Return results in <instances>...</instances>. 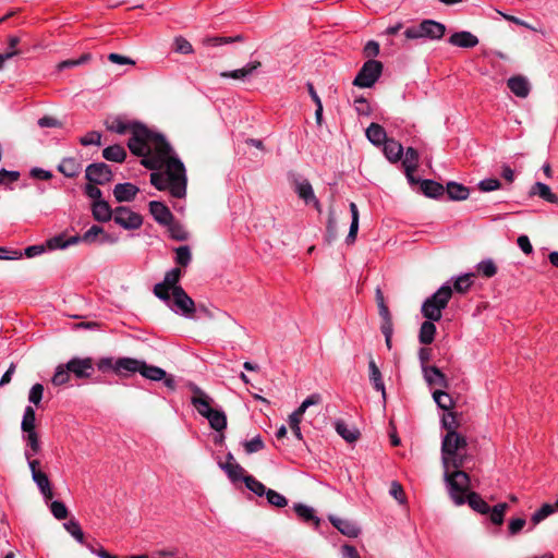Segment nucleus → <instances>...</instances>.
<instances>
[{
    "label": "nucleus",
    "instance_id": "nucleus-19",
    "mask_svg": "<svg viewBox=\"0 0 558 558\" xmlns=\"http://www.w3.org/2000/svg\"><path fill=\"white\" fill-rule=\"evenodd\" d=\"M383 146L384 155L390 162H398L401 160L403 156V147L398 141L388 138Z\"/></svg>",
    "mask_w": 558,
    "mask_h": 558
},
{
    "label": "nucleus",
    "instance_id": "nucleus-17",
    "mask_svg": "<svg viewBox=\"0 0 558 558\" xmlns=\"http://www.w3.org/2000/svg\"><path fill=\"white\" fill-rule=\"evenodd\" d=\"M92 213L95 220L99 222H107L114 217V210H112L110 205L104 199L93 202Z\"/></svg>",
    "mask_w": 558,
    "mask_h": 558
},
{
    "label": "nucleus",
    "instance_id": "nucleus-58",
    "mask_svg": "<svg viewBox=\"0 0 558 558\" xmlns=\"http://www.w3.org/2000/svg\"><path fill=\"white\" fill-rule=\"evenodd\" d=\"M174 50L179 53L190 54L193 52L192 45L183 37H177L174 40Z\"/></svg>",
    "mask_w": 558,
    "mask_h": 558
},
{
    "label": "nucleus",
    "instance_id": "nucleus-6",
    "mask_svg": "<svg viewBox=\"0 0 558 558\" xmlns=\"http://www.w3.org/2000/svg\"><path fill=\"white\" fill-rule=\"evenodd\" d=\"M182 271L180 268H172L166 272L163 281L155 284L154 294L166 302L170 303V293L174 291L175 288L180 287L179 281L181 279Z\"/></svg>",
    "mask_w": 558,
    "mask_h": 558
},
{
    "label": "nucleus",
    "instance_id": "nucleus-26",
    "mask_svg": "<svg viewBox=\"0 0 558 558\" xmlns=\"http://www.w3.org/2000/svg\"><path fill=\"white\" fill-rule=\"evenodd\" d=\"M424 377L428 385H436L446 388L448 380L446 376L436 366L424 367Z\"/></svg>",
    "mask_w": 558,
    "mask_h": 558
},
{
    "label": "nucleus",
    "instance_id": "nucleus-57",
    "mask_svg": "<svg viewBox=\"0 0 558 558\" xmlns=\"http://www.w3.org/2000/svg\"><path fill=\"white\" fill-rule=\"evenodd\" d=\"M104 232V229L99 226H92L81 238V242L93 243L96 238Z\"/></svg>",
    "mask_w": 558,
    "mask_h": 558
},
{
    "label": "nucleus",
    "instance_id": "nucleus-24",
    "mask_svg": "<svg viewBox=\"0 0 558 558\" xmlns=\"http://www.w3.org/2000/svg\"><path fill=\"white\" fill-rule=\"evenodd\" d=\"M369 380L375 390L381 393L383 399H386V389L383 380L381 373L373 359L368 362Z\"/></svg>",
    "mask_w": 558,
    "mask_h": 558
},
{
    "label": "nucleus",
    "instance_id": "nucleus-35",
    "mask_svg": "<svg viewBox=\"0 0 558 558\" xmlns=\"http://www.w3.org/2000/svg\"><path fill=\"white\" fill-rule=\"evenodd\" d=\"M102 157L109 161L122 162L126 157V151L121 145H111L102 150Z\"/></svg>",
    "mask_w": 558,
    "mask_h": 558
},
{
    "label": "nucleus",
    "instance_id": "nucleus-55",
    "mask_svg": "<svg viewBox=\"0 0 558 558\" xmlns=\"http://www.w3.org/2000/svg\"><path fill=\"white\" fill-rule=\"evenodd\" d=\"M44 386L41 384H35L28 393V401L35 405H38L43 399Z\"/></svg>",
    "mask_w": 558,
    "mask_h": 558
},
{
    "label": "nucleus",
    "instance_id": "nucleus-13",
    "mask_svg": "<svg viewBox=\"0 0 558 558\" xmlns=\"http://www.w3.org/2000/svg\"><path fill=\"white\" fill-rule=\"evenodd\" d=\"M507 86L519 98H526L531 92V84L523 75H514L508 78Z\"/></svg>",
    "mask_w": 558,
    "mask_h": 558
},
{
    "label": "nucleus",
    "instance_id": "nucleus-21",
    "mask_svg": "<svg viewBox=\"0 0 558 558\" xmlns=\"http://www.w3.org/2000/svg\"><path fill=\"white\" fill-rule=\"evenodd\" d=\"M465 502L476 512L481 514H488L490 511L489 505L474 492L469 493V489L464 493Z\"/></svg>",
    "mask_w": 558,
    "mask_h": 558
},
{
    "label": "nucleus",
    "instance_id": "nucleus-33",
    "mask_svg": "<svg viewBox=\"0 0 558 558\" xmlns=\"http://www.w3.org/2000/svg\"><path fill=\"white\" fill-rule=\"evenodd\" d=\"M435 322L426 320L421 325L418 340L422 344H430L436 335Z\"/></svg>",
    "mask_w": 558,
    "mask_h": 558
},
{
    "label": "nucleus",
    "instance_id": "nucleus-31",
    "mask_svg": "<svg viewBox=\"0 0 558 558\" xmlns=\"http://www.w3.org/2000/svg\"><path fill=\"white\" fill-rule=\"evenodd\" d=\"M452 295V289L449 284L441 286L433 295H430L433 302L442 312L448 305Z\"/></svg>",
    "mask_w": 558,
    "mask_h": 558
},
{
    "label": "nucleus",
    "instance_id": "nucleus-9",
    "mask_svg": "<svg viewBox=\"0 0 558 558\" xmlns=\"http://www.w3.org/2000/svg\"><path fill=\"white\" fill-rule=\"evenodd\" d=\"M86 179L94 184H106L112 179L110 167L104 162L92 163L85 170Z\"/></svg>",
    "mask_w": 558,
    "mask_h": 558
},
{
    "label": "nucleus",
    "instance_id": "nucleus-30",
    "mask_svg": "<svg viewBox=\"0 0 558 558\" xmlns=\"http://www.w3.org/2000/svg\"><path fill=\"white\" fill-rule=\"evenodd\" d=\"M140 374L145 377L146 379L153 380V381H160L162 380L167 373L165 369L155 366V365H148L145 361H142L141 367H140Z\"/></svg>",
    "mask_w": 558,
    "mask_h": 558
},
{
    "label": "nucleus",
    "instance_id": "nucleus-43",
    "mask_svg": "<svg viewBox=\"0 0 558 558\" xmlns=\"http://www.w3.org/2000/svg\"><path fill=\"white\" fill-rule=\"evenodd\" d=\"M243 482L245 483L247 489H250L259 497L265 496L269 489L262 482L257 481L252 475H246L245 477H243Z\"/></svg>",
    "mask_w": 558,
    "mask_h": 558
},
{
    "label": "nucleus",
    "instance_id": "nucleus-49",
    "mask_svg": "<svg viewBox=\"0 0 558 558\" xmlns=\"http://www.w3.org/2000/svg\"><path fill=\"white\" fill-rule=\"evenodd\" d=\"M192 260L191 250L187 245L179 246L175 248V263L180 266L186 267Z\"/></svg>",
    "mask_w": 558,
    "mask_h": 558
},
{
    "label": "nucleus",
    "instance_id": "nucleus-34",
    "mask_svg": "<svg viewBox=\"0 0 558 558\" xmlns=\"http://www.w3.org/2000/svg\"><path fill=\"white\" fill-rule=\"evenodd\" d=\"M350 211H351L352 220H351L350 230H349V233H348V236L345 240L348 244H352L356 240V234L359 231V219H360L359 209H357V206L355 203H350Z\"/></svg>",
    "mask_w": 558,
    "mask_h": 558
},
{
    "label": "nucleus",
    "instance_id": "nucleus-46",
    "mask_svg": "<svg viewBox=\"0 0 558 558\" xmlns=\"http://www.w3.org/2000/svg\"><path fill=\"white\" fill-rule=\"evenodd\" d=\"M433 399L442 410H450L453 407V400L451 396L442 390H435L433 392Z\"/></svg>",
    "mask_w": 558,
    "mask_h": 558
},
{
    "label": "nucleus",
    "instance_id": "nucleus-40",
    "mask_svg": "<svg viewBox=\"0 0 558 558\" xmlns=\"http://www.w3.org/2000/svg\"><path fill=\"white\" fill-rule=\"evenodd\" d=\"M35 421H36V414L33 407L27 405L24 410L21 428L24 434H28L35 430Z\"/></svg>",
    "mask_w": 558,
    "mask_h": 558
},
{
    "label": "nucleus",
    "instance_id": "nucleus-54",
    "mask_svg": "<svg viewBox=\"0 0 558 558\" xmlns=\"http://www.w3.org/2000/svg\"><path fill=\"white\" fill-rule=\"evenodd\" d=\"M50 511L57 520H64L69 514L66 506L59 500H53L50 504Z\"/></svg>",
    "mask_w": 558,
    "mask_h": 558
},
{
    "label": "nucleus",
    "instance_id": "nucleus-27",
    "mask_svg": "<svg viewBox=\"0 0 558 558\" xmlns=\"http://www.w3.org/2000/svg\"><path fill=\"white\" fill-rule=\"evenodd\" d=\"M530 195L531 196L537 195L541 198H543L544 201L551 203V204L558 203V196L551 192L550 187L547 184L542 183V182H536L533 184V186L530 190Z\"/></svg>",
    "mask_w": 558,
    "mask_h": 558
},
{
    "label": "nucleus",
    "instance_id": "nucleus-10",
    "mask_svg": "<svg viewBox=\"0 0 558 558\" xmlns=\"http://www.w3.org/2000/svg\"><path fill=\"white\" fill-rule=\"evenodd\" d=\"M66 364L68 369L77 378H89L94 373V363L90 357H73Z\"/></svg>",
    "mask_w": 558,
    "mask_h": 558
},
{
    "label": "nucleus",
    "instance_id": "nucleus-28",
    "mask_svg": "<svg viewBox=\"0 0 558 558\" xmlns=\"http://www.w3.org/2000/svg\"><path fill=\"white\" fill-rule=\"evenodd\" d=\"M23 439L26 444L24 456L26 460H29V458H33L40 451V442L38 438V434L36 432L26 433L23 435Z\"/></svg>",
    "mask_w": 558,
    "mask_h": 558
},
{
    "label": "nucleus",
    "instance_id": "nucleus-2",
    "mask_svg": "<svg viewBox=\"0 0 558 558\" xmlns=\"http://www.w3.org/2000/svg\"><path fill=\"white\" fill-rule=\"evenodd\" d=\"M466 439L456 430H449L441 442V461L444 466V478L448 493L454 505L465 504L464 493L470 489V477L461 471L465 461Z\"/></svg>",
    "mask_w": 558,
    "mask_h": 558
},
{
    "label": "nucleus",
    "instance_id": "nucleus-7",
    "mask_svg": "<svg viewBox=\"0 0 558 558\" xmlns=\"http://www.w3.org/2000/svg\"><path fill=\"white\" fill-rule=\"evenodd\" d=\"M172 295L173 300L168 304L170 308L183 316H191L195 312V303L187 295L182 287H178L174 289L170 296Z\"/></svg>",
    "mask_w": 558,
    "mask_h": 558
},
{
    "label": "nucleus",
    "instance_id": "nucleus-41",
    "mask_svg": "<svg viewBox=\"0 0 558 558\" xmlns=\"http://www.w3.org/2000/svg\"><path fill=\"white\" fill-rule=\"evenodd\" d=\"M293 509L299 518H301L305 522L314 521L315 525L318 526L319 519L315 515L314 509L303 505V504H295L293 506Z\"/></svg>",
    "mask_w": 558,
    "mask_h": 558
},
{
    "label": "nucleus",
    "instance_id": "nucleus-52",
    "mask_svg": "<svg viewBox=\"0 0 558 558\" xmlns=\"http://www.w3.org/2000/svg\"><path fill=\"white\" fill-rule=\"evenodd\" d=\"M473 276H474L473 274H464L462 276H459L456 279L454 284H453L454 290L460 293L466 292L473 283V281H472Z\"/></svg>",
    "mask_w": 558,
    "mask_h": 558
},
{
    "label": "nucleus",
    "instance_id": "nucleus-60",
    "mask_svg": "<svg viewBox=\"0 0 558 558\" xmlns=\"http://www.w3.org/2000/svg\"><path fill=\"white\" fill-rule=\"evenodd\" d=\"M499 187H500L499 180L494 179V178L484 179L478 183V189L482 192H492V191L498 190Z\"/></svg>",
    "mask_w": 558,
    "mask_h": 558
},
{
    "label": "nucleus",
    "instance_id": "nucleus-44",
    "mask_svg": "<svg viewBox=\"0 0 558 558\" xmlns=\"http://www.w3.org/2000/svg\"><path fill=\"white\" fill-rule=\"evenodd\" d=\"M507 509H508V504H506V502H500V504L494 506L493 508H490V511L488 512L490 522L496 525H501L504 522V518H505V513H506Z\"/></svg>",
    "mask_w": 558,
    "mask_h": 558
},
{
    "label": "nucleus",
    "instance_id": "nucleus-18",
    "mask_svg": "<svg viewBox=\"0 0 558 558\" xmlns=\"http://www.w3.org/2000/svg\"><path fill=\"white\" fill-rule=\"evenodd\" d=\"M449 43L461 48H473L478 44V39L472 33L462 31L452 34L449 38Z\"/></svg>",
    "mask_w": 558,
    "mask_h": 558
},
{
    "label": "nucleus",
    "instance_id": "nucleus-8",
    "mask_svg": "<svg viewBox=\"0 0 558 558\" xmlns=\"http://www.w3.org/2000/svg\"><path fill=\"white\" fill-rule=\"evenodd\" d=\"M113 220L125 230H136L143 223L142 216L128 207L119 206L114 209Z\"/></svg>",
    "mask_w": 558,
    "mask_h": 558
},
{
    "label": "nucleus",
    "instance_id": "nucleus-48",
    "mask_svg": "<svg viewBox=\"0 0 558 558\" xmlns=\"http://www.w3.org/2000/svg\"><path fill=\"white\" fill-rule=\"evenodd\" d=\"M167 227L172 239L178 241H185L189 239V232L181 223L172 220L170 225H167Z\"/></svg>",
    "mask_w": 558,
    "mask_h": 558
},
{
    "label": "nucleus",
    "instance_id": "nucleus-36",
    "mask_svg": "<svg viewBox=\"0 0 558 558\" xmlns=\"http://www.w3.org/2000/svg\"><path fill=\"white\" fill-rule=\"evenodd\" d=\"M442 312L434 304L432 298H427L422 304V314L425 318L432 322L440 320Z\"/></svg>",
    "mask_w": 558,
    "mask_h": 558
},
{
    "label": "nucleus",
    "instance_id": "nucleus-22",
    "mask_svg": "<svg viewBox=\"0 0 558 558\" xmlns=\"http://www.w3.org/2000/svg\"><path fill=\"white\" fill-rule=\"evenodd\" d=\"M295 192L306 204L313 203L316 207L319 206V202L315 197L313 187L307 180L298 181L295 183Z\"/></svg>",
    "mask_w": 558,
    "mask_h": 558
},
{
    "label": "nucleus",
    "instance_id": "nucleus-56",
    "mask_svg": "<svg viewBox=\"0 0 558 558\" xmlns=\"http://www.w3.org/2000/svg\"><path fill=\"white\" fill-rule=\"evenodd\" d=\"M80 143L83 146L89 145H100L101 143V134L96 131L88 132L86 135L82 136Z\"/></svg>",
    "mask_w": 558,
    "mask_h": 558
},
{
    "label": "nucleus",
    "instance_id": "nucleus-62",
    "mask_svg": "<svg viewBox=\"0 0 558 558\" xmlns=\"http://www.w3.org/2000/svg\"><path fill=\"white\" fill-rule=\"evenodd\" d=\"M20 178V172L17 171H9L5 169H0V184H7L9 182H15Z\"/></svg>",
    "mask_w": 558,
    "mask_h": 558
},
{
    "label": "nucleus",
    "instance_id": "nucleus-25",
    "mask_svg": "<svg viewBox=\"0 0 558 558\" xmlns=\"http://www.w3.org/2000/svg\"><path fill=\"white\" fill-rule=\"evenodd\" d=\"M58 170L66 178H75L82 171V163L75 158H64L58 166Z\"/></svg>",
    "mask_w": 558,
    "mask_h": 558
},
{
    "label": "nucleus",
    "instance_id": "nucleus-16",
    "mask_svg": "<svg viewBox=\"0 0 558 558\" xmlns=\"http://www.w3.org/2000/svg\"><path fill=\"white\" fill-rule=\"evenodd\" d=\"M138 187L132 183H119L113 189V195L117 202H131L138 193Z\"/></svg>",
    "mask_w": 558,
    "mask_h": 558
},
{
    "label": "nucleus",
    "instance_id": "nucleus-39",
    "mask_svg": "<svg viewBox=\"0 0 558 558\" xmlns=\"http://www.w3.org/2000/svg\"><path fill=\"white\" fill-rule=\"evenodd\" d=\"M421 190L428 197H438L444 194V186L433 180H422Z\"/></svg>",
    "mask_w": 558,
    "mask_h": 558
},
{
    "label": "nucleus",
    "instance_id": "nucleus-59",
    "mask_svg": "<svg viewBox=\"0 0 558 558\" xmlns=\"http://www.w3.org/2000/svg\"><path fill=\"white\" fill-rule=\"evenodd\" d=\"M244 448L247 453L260 451L264 448V442L260 436H256L248 441L244 442Z\"/></svg>",
    "mask_w": 558,
    "mask_h": 558
},
{
    "label": "nucleus",
    "instance_id": "nucleus-32",
    "mask_svg": "<svg viewBox=\"0 0 558 558\" xmlns=\"http://www.w3.org/2000/svg\"><path fill=\"white\" fill-rule=\"evenodd\" d=\"M33 481L37 485L38 489L40 490L41 495L46 500H49L52 498L53 493L51 489V485L49 482L48 476L44 472L35 473L34 476H32Z\"/></svg>",
    "mask_w": 558,
    "mask_h": 558
},
{
    "label": "nucleus",
    "instance_id": "nucleus-12",
    "mask_svg": "<svg viewBox=\"0 0 558 558\" xmlns=\"http://www.w3.org/2000/svg\"><path fill=\"white\" fill-rule=\"evenodd\" d=\"M320 401H322V398H320V396L318 393H313V395L308 396L301 403V405L289 415V420H288L289 426L290 427L300 426L301 420H302L303 414L305 413V411L310 407L318 404Z\"/></svg>",
    "mask_w": 558,
    "mask_h": 558
},
{
    "label": "nucleus",
    "instance_id": "nucleus-38",
    "mask_svg": "<svg viewBox=\"0 0 558 558\" xmlns=\"http://www.w3.org/2000/svg\"><path fill=\"white\" fill-rule=\"evenodd\" d=\"M336 430L348 442H354L360 436L356 428L348 426L343 421L336 422Z\"/></svg>",
    "mask_w": 558,
    "mask_h": 558
},
{
    "label": "nucleus",
    "instance_id": "nucleus-20",
    "mask_svg": "<svg viewBox=\"0 0 558 558\" xmlns=\"http://www.w3.org/2000/svg\"><path fill=\"white\" fill-rule=\"evenodd\" d=\"M80 242H81L80 235H73V236L65 239L64 235L60 234V235H56V236L47 240L46 247L49 248L50 251L64 250L71 245L77 244Z\"/></svg>",
    "mask_w": 558,
    "mask_h": 558
},
{
    "label": "nucleus",
    "instance_id": "nucleus-14",
    "mask_svg": "<svg viewBox=\"0 0 558 558\" xmlns=\"http://www.w3.org/2000/svg\"><path fill=\"white\" fill-rule=\"evenodd\" d=\"M148 206L149 213L158 223L167 226L173 220L172 213L163 203L151 201Z\"/></svg>",
    "mask_w": 558,
    "mask_h": 558
},
{
    "label": "nucleus",
    "instance_id": "nucleus-63",
    "mask_svg": "<svg viewBox=\"0 0 558 558\" xmlns=\"http://www.w3.org/2000/svg\"><path fill=\"white\" fill-rule=\"evenodd\" d=\"M97 184L89 183L85 186V194L93 199V202H98V199H102V192L99 187L96 186Z\"/></svg>",
    "mask_w": 558,
    "mask_h": 558
},
{
    "label": "nucleus",
    "instance_id": "nucleus-64",
    "mask_svg": "<svg viewBox=\"0 0 558 558\" xmlns=\"http://www.w3.org/2000/svg\"><path fill=\"white\" fill-rule=\"evenodd\" d=\"M23 256V253L20 251H11L7 247H0V259L2 260H14L20 259Z\"/></svg>",
    "mask_w": 558,
    "mask_h": 558
},
{
    "label": "nucleus",
    "instance_id": "nucleus-37",
    "mask_svg": "<svg viewBox=\"0 0 558 558\" xmlns=\"http://www.w3.org/2000/svg\"><path fill=\"white\" fill-rule=\"evenodd\" d=\"M447 194L450 199L463 201L469 197V189L462 184L456 182H449L447 184Z\"/></svg>",
    "mask_w": 558,
    "mask_h": 558
},
{
    "label": "nucleus",
    "instance_id": "nucleus-51",
    "mask_svg": "<svg viewBox=\"0 0 558 558\" xmlns=\"http://www.w3.org/2000/svg\"><path fill=\"white\" fill-rule=\"evenodd\" d=\"M64 529L81 544H84V533L80 523L72 519L63 524Z\"/></svg>",
    "mask_w": 558,
    "mask_h": 558
},
{
    "label": "nucleus",
    "instance_id": "nucleus-61",
    "mask_svg": "<svg viewBox=\"0 0 558 558\" xmlns=\"http://www.w3.org/2000/svg\"><path fill=\"white\" fill-rule=\"evenodd\" d=\"M389 494L400 504L405 502L403 488L398 482L395 481L391 483Z\"/></svg>",
    "mask_w": 558,
    "mask_h": 558
},
{
    "label": "nucleus",
    "instance_id": "nucleus-53",
    "mask_svg": "<svg viewBox=\"0 0 558 558\" xmlns=\"http://www.w3.org/2000/svg\"><path fill=\"white\" fill-rule=\"evenodd\" d=\"M554 505L545 504L537 511H535L532 515V521L534 524H538L543 520H545L548 515H550L555 511Z\"/></svg>",
    "mask_w": 558,
    "mask_h": 558
},
{
    "label": "nucleus",
    "instance_id": "nucleus-47",
    "mask_svg": "<svg viewBox=\"0 0 558 558\" xmlns=\"http://www.w3.org/2000/svg\"><path fill=\"white\" fill-rule=\"evenodd\" d=\"M476 269L485 278H492L497 274V266L490 258L480 262Z\"/></svg>",
    "mask_w": 558,
    "mask_h": 558
},
{
    "label": "nucleus",
    "instance_id": "nucleus-11",
    "mask_svg": "<svg viewBox=\"0 0 558 558\" xmlns=\"http://www.w3.org/2000/svg\"><path fill=\"white\" fill-rule=\"evenodd\" d=\"M142 360L133 357H119L116 360L114 373L120 377H128L140 373Z\"/></svg>",
    "mask_w": 558,
    "mask_h": 558
},
{
    "label": "nucleus",
    "instance_id": "nucleus-5",
    "mask_svg": "<svg viewBox=\"0 0 558 558\" xmlns=\"http://www.w3.org/2000/svg\"><path fill=\"white\" fill-rule=\"evenodd\" d=\"M383 72V63L377 60L366 61L357 75L355 76L353 84L362 88L372 87L377 80L380 77Z\"/></svg>",
    "mask_w": 558,
    "mask_h": 558
},
{
    "label": "nucleus",
    "instance_id": "nucleus-3",
    "mask_svg": "<svg viewBox=\"0 0 558 558\" xmlns=\"http://www.w3.org/2000/svg\"><path fill=\"white\" fill-rule=\"evenodd\" d=\"M191 403L199 415L208 420V423L216 432H222L227 427V416L222 410L214 409L211 404L214 400L198 386L192 384Z\"/></svg>",
    "mask_w": 558,
    "mask_h": 558
},
{
    "label": "nucleus",
    "instance_id": "nucleus-50",
    "mask_svg": "<svg viewBox=\"0 0 558 558\" xmlns=\"http://www.w3.org/2000/svg\"><path fill=\"white\" fill-rule=\"evenodd\" d=\"M265 496L267 498L268 504L274 507L283 508L288 505V499L282 494L274 489L269 488Z\"/></svg>",
    "mask_w": 558,
    "mask_h": 558
},
{
    "label": "nucleus",
    "instance_id": "nucleus-4",
    "mask_svg": "<svg viewBox=\"0 0 558 558\" xmlns=\"http://www.w3.org/2000/svg\"><path fill=\"white\" fill-rule=\"evenodd\" d=\"M446 26L434 20H424L420 24L407 27L404 36L407 39H429L438 40L445 35Z\"/></svg>",
    "mask_w": 558,
    "mask_h": 558
},
{
    "label": "nucleus",
    "instance_id": "nucleus-29",
    "mask_svg": "<svg viewBox=\"0 0 558 558\" xmlns=\"http://www.w3.org/2000/svg\"><path fill=\"white\" fill-rule=\"evenodd\" d=\"M366 137L375 146H380L388 140L385 129L377 123H372L366 129Z\"/></svg>",
    "mask_w": 558,
    "mask_h": 558
},
{
    "label": "nucleus",
    "instance_id": "nucleus-15",
    "mask_svg": "<svg viewBox=\"0 0 558 558\" xmlns=\"http://www.w3.org/2000/svg\"><path fill=\"white\" fill-rule=\"evenodd\" d=\"M329 520L341 534L348 537H356L360 534V527L353 521L337 517H330Z\"/></svg>",
    "mask_w": 558,
    "mask_h": 558
},
{
    "label": "nucleus",
    "instance_id": "nucleus-42",
    "mask_svg": "<svg viewBox=\"0 0 558 558\" xmlns=\"http://www.w3.org/2000/svg\"><path fill=\"white\" fill-rule=\"evenodd\" d=\"M420 155L413 147H408L402 159L404 170H416L418 167Z\"/></svg>",
    "mask_w": 558,
    "mask_h": 558
},
{
    "label": "nucleus",
    "instance_id": "nucleus-45",
    "mask_svg": "<svg viewBox=\"0 0 558 558\" xmlns=\"http://www.w3.org/2000/svg\"><path fill=\"white\" fill-rule=\"evenodd\" d=\"M70 374L71 372L68 369V364H60L57 366L51 381L54 386H62L70 380Z\"/></svg>",
    "mask_w": 558,
    "mask_h": 558
},
{
    "label": "nucleus",
    "instance_id": "nucleus-23",
    "mask_svg": "<svg viewBox=\"0 0 558 558\" xmlns=\"http://www.w3.org/2000/svg\"><path fill=\"white\" fill-rule=\"evenodd\" d=\"M221 468L233 482L243 480V477H245L244 469L238 462H235L231 453L228 454L227 461L221 464Z\"/></svg>",
    "mask_w": 558,
    "mask_h": 558
},
{
    "label": "nucleus",
    "instance_id": "nucleus-1",
    "mask_svg": "<svg viewBox=\"0 0 558 558\" xmlns=\"http://www.w3.org/2000/svg\"><path fill=\"white\" fill-rule=\"evenodd\" d=\"M107 129L118 134L131 133L128 142L130 150L143 157L141 163L151 170L150 183L159 191H169L171 196L182 198L186 194V174L183 162L172 155L166 138L148 130L145 125L116 117L107 121Z\"/></svg>",
    "mask_w": 558,
    "mask_h": 558
}]
</instances>
